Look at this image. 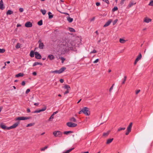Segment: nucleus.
<instances>
[{"mask_svg":"<svg viewBox=\"0 0 153 153\" xmlns=\"http://www.w3.org/2000/svg\"><path fill=\"white\" fill-rule=\"evenodd\" d=\"M61 42V43L60 45V47L63 53L68 52L70 50L73 49L72 45L70 42L69 39L68 38H63Z\"/></svg>","mask_w":153,"mask_h":153,"instance_id":"1","label":"nucleus"},{"mask_svg":"<svg viewBox=\"0 0 153 153\" xmlns=\"http://www.w3.org/2000/svg\"><path fill=\"white\" fill-rule=\"evenodd\" d=\"M82 113L84 114L86 116H89L90 114V111L89 110L88 108L87 107H84L78 113L79 114H81Z\"/></svg>","mask_w":153,"mask_h":153,"instance_id":"2","label":"nucleus"},{"mask_svg":"<svg viewBox=\"0 0 153 153\" xmlns=\"http://www.w3.org/2000/svg\"><path fill=\"white\" fill-rule=\"evenodd\" d=\"M66 69V68L65 67H63L61 68L59 70H56L55 71H51L50 72V73L60 74L64 72Z\"/></svg>","mask_w":153,"mask_h":153,"instance_id":"3","label":"nucleus"},{"mask_svg":"<svg viewBox=\"0 0 153 153\" xmlns=\"http://www.w3.org/2000/svg\"><path fill=\"white\" fill-rule=\"evenodd\" d=\"M31 117H17L16 119V120H28L31 119Z\"/></svg>","mask_w":153,"mask_h":153,"instance_id":"4","label":"nucleus"},{"mask_svg":"<svg viewBox=\"0 0 153 153\" xmlns=\"http://www.w3.org/2000/svg\"><path fill=\"white\" fill-rule=\"evenodd\" d=\"M53 134L55 137H61L62 136V133L60 131H55L53 132Z\"/></svg>","mask_w":153,"mask_h":153,"instance_id":"5","label":"nucleus"},{"mask_svg":"<svg viewBox=\"0 0 153 153\" xmlns=\"http://www.w3.org/2000/svg\"><path fill=\"white\" fill-rule=\"evenodd\" d=\"M66 125L69 127L73 128L76 127L77 124L76 123H72L71 122H68L67 123Z\"/></svg>","mask_w":153,"mask_h":153,"instance_id":"6","label":"nucleus"},{"mask_svg":"<svg viewBox=\"0 0 153 153\" xmlns=\"http://www.w3.org/2000/svg\"><path fill=\"white\" fill-rule=\"evenodd\" d=\"M142 58V55L141 53H140L138 56H137V58H136L134 64V65L136 64L137 62L140 60Z\"/></svg>","mask_w":153,"mask_h":153,"instance_id":"7","label":"nucleus"},{"mask_svg":"<svg viewBox=\"0 0 153 153\" xmlns=\"http://www.w3.org/2000/svg\"><path fill=\"white\" fill-rule=\"evenodd\" d=\"M0 126L1 128L2 129L4 130H10L9 127L6 126L3 123H1L0 125Z\"/></svg>","mask_w":153,"mask_h":153,"instance_id":"8","label":"nucleus"},{"mask_svg":"<svg viewBox=\"0 0 153 153\" xmlns=\"http://www.w3.org/2000/svg\"><path fill=\"white\" fill-rule=\"evenodd\" d=\"M38 43H39V48L40 49H43L44 47V45L43 42H42V41L39 40L38 41Z\"/></svg>","mask_w":153,"mask_h":153,"instance_id":"9","label":"nucleus"},{"mask_svg":"<svg viewBox=\"0 0 153 153\" xmlns=\"http://www.w3.org/2000/svg\"><path fill=\"white\" fill-rule=\"evenodd\" d=\"M19 122H18L17 123H16L14 124L12 126L9 127V128L10 129H11L14 128H16L19 124Z\"/></svg>","mask_w":153,"mask_h":153,"instance_id":"10","label":"nucleus"},{"mask_svg":"<svg viewBox=\"0 0 153 153\" xmlns=\"http://www.w3.org/2000/svg\"><path fill=\"white\" fill-rule=\"evenodd\" d=\"M32 24L30 22H27L25 24V26L27 27H30L32 26Z\"/></svg>","mask_w":153,"mask_h":153,"instance_id":"11","label":"nucleus"},{"mask_svg":"<svg viewBox=\"0 0 153 153\" xmlns=\"http://www.w3.org/2000/svg\"><path fill=\"white\" fill-rule=\"evenodd\" d=\"M35 58L37 59H41L42 56L38 52H35Z\"/></svg>","mask_w":153,"mask_h":153,"instance_id":"12","label":"nucleus"},{"mask_svg":"<svg viewBox=\"0 0 153 153\" xmlns=\"http://www.w3.org/2000/svg\"><path fill=\"white\" fill-rule=\"evenodd\" d=\"M5 8L4 5L3 3L2 0H1L0 1V9L3 10Z\"/></svg>","mask_w":153,"mask_h":153,"instance_id":"13","label":"nucleus"},{"mask_svg":"<svg viewBox=\"0 0 153 153\" xmlns=\"http://www.w3.org/2000/svg\"><path fill=\"white\" fill-rule=\"evenodd\" d=\"M112 20L111 19H110L104 25V27H105L109 25L112 22Z\"/></svg>","mask_w":153,"mask_h":153,"instance_id":"14","label":"nucleus"},{"mask_svg":"<svg viewBox=\"0 0 153 153\" xmlns=\"http://www.w3.org/2000/svg\"><path fill=\"white\" fill-rule=\"evenodd\" d=\"M152 21V19H151L148 18L147 17H146L145 18L144 20V22L147 23H149V22H151Z\"/></svg>","mask_w":153,"mask_h":153,"instance_id":"15","label":"nucleus"},{"mask_svg":"<svg viewBox=\"0 0 153 153\" xmlns=\"http://www.w3.org/2000/svg\"><path fill=\"white\" fill-rule=\"evenodd\" d=\"M48 58L50 60H52L54 59L55 58L54 56L52 54H50L48 55Z\"/></svg>","mask_w":153,"mask_h":153,"instance_id":"16","label":"nucleus"},{"mask_svg":"<svg viewBox=\"0 0 153 153\" xmlns=\"http://www.w3.org/2000/svg\"><path fill=\"white\" fill-rule=\"evenodd\" d=\"M136 4V2L134 3L133 2L131 1L128 4V8H129L131 7L133 5Z\"/></svg>","mask_w":153,"mask_h":153,"instance_id":"17","label":"nucleus"},{"mask_svg":"<svg viewBox=\"0 0 153 153\" xmlns=\"http://www.w3.org/2000/svg\"><path fill=\"white\" fill-rule=\"evenodd\" d=\"M67 19L69 23L72 22L73 20V19L72 18H71L69 16L67 17Z\"/></svg>","mask_w":153,"mask_h":153,"instance_id":"18","label":"nucleus"},{"mask_svg":"<svg viewBox=\"0 0 153 153\" xmlns=\"http://www.w3.org/2000/svg\"><path fill=\"white\" fill-rule=\"evenodd\" d=\"M132 125V123H130L129 126H128V128H127V130H129L130 131H131V128Z\"/></svg>","mask_w":153,"mask_h":153,"instance_id":"19","label":"nucleus"},{"mask_svg":"<svg viewBox=\"0 0 153 153\" xmlns=\"http://www.w3.org/2000/svg\"><path fill=\"white\" fill-rule=\"evenodd\" d=\"M37 65H42V64L41 62H35L33 65V66L34 67Z\"/></svg>","mask_w":153,"mask_h":153,"instance_id":"20","label":"nucleus"},{"mask_svg":"<svg viewBox=\"0 0 153 153\" xmlns=\"http://www.w3.org/2000/svg\"><path fill=\"white\" fill-rule=\"evenodd\" d=\"M114 139L113 138L108 139L107 140L106 142V144H109L111 143L113 140Z\"/></svg>","mask_w":153,"mask_h":153,"instance_id":"21","label":"nucleus"},{"mask_svg":"<svg viewBox=\"0 0 153 153\" xmlns=\"http://www.w3.org/2000/svg\"><path fill=\"white\" fill-rule=\"evenodd\" d=\"M24 75V74L22 73H19L16 75V77H19L23 76Z\"/></svg>","mask_w":153,"mask_h":153,"instance_id":"22","label":"nucleus"},{"mask_svg":"<svg viewBox=\"0 0 153 153\" xmlns=\"http://www.w3.org/2000/svg\"><path fill=\"white\" fill-rule=\"evenodd\" d=\"M109 133V131H107L106 132H104L102 136L106 137L107 136Z\"/></svg>","mask_w":153,"mask_h":153,"instance_id":"23","label":"nucleus"},{"mask_svg":"<svg viewBox=\"0 0 153 153\" xmlns=\"http://www.w3.org/2000/svg\"><path fill=\"white\" fill-rule=\"evenodd\" d=\"M49 18V19H51L53 17V15L52 14L51 12H49L48 13Z\"/></svg>","mask_w":153,"mask_h":153,"instance_id":"24","label":"nucleus"},{"mask_svg":"<svg viewBox=\"0 0 153 153\" xmlns=\"http://www.w3.org/2000/svg\"><path fill=\"white\" fill-rule=\"evenodd\" d=\"M73 133V131H65L63 132L64 134L68 135V134H69V133Z\"/></svg>","mask_w":153,"mask_h":153,"instance_id":"25","label":"nucleus"},{"mask_svg":"<svg viewBox=\"0 0 153 153\" xmlns=\"http://www.w3.org/2000/svg\"><path fill=\"white\" fill-rule=\"evenodd\" d=\"M13 12L12 11L10 10H8L6 14L7 15H11L13 14Z\"/></svg>","mask_w":153,"mask_h":153,"instance_id":"26","label":"nucleus"},{"mask_svg":"<svg viewBox=\"0 0 153 153\" xmlns=\"http://www.w3.org/2000/svg\"><path fill=\"white\" fill-rule=\"evenodd\" d=\"M35 53L34 52L32 51L30 53V56L31 57H33L34 56Z\"/></svg>","mask_w":153,"mask_h":153,"instance_id":"27","label":"nucleus"},{"mask_svg":"<svg viewBox=\"0 0 153 153\" xmlns=\"http://www.w3.org/2000/svg\"><path fill=\"white\" fill-rule=\"evenodd\" d=\"M21 44L19 43H18L16 46V49H19L21 47Z\"/></svg>","mask_w":153,"mask_h":153,"instance_id":"28","label":"nucleus"},{"mask_svg":"<svg viewBox=\"0 0 153 153\" xmlns=\"http://www.w3.org/2000/svg\"><path fill=\"white\" fill-rule=\"evenodd\" d=\"M68 30L71 32H75V30L73 28L69 27V28H68Z\"/></svg>","mask_w":153,"mask_h":153,"instance_id":"29","label":"nucleus"},{"mask_svg":"<svg viewBox=\"0 0 153 153\" xmlns=\"http://www.w3.org/2000/svg\"><path fill=\"white\" fill-rule=\"evenodd\" d=\"M70 121H71V122H76V120L74 117H72L70 119Z\"/></svg>","mask_w":153,"mask_h":153,"instance_id":"30","label":"nucleus"},{"mask_svg":"<svg viewBox=\"0 0 153 153\" xmlns=\"http://www.w3.org/2000/svg\"><path fill=\"white\" fill-rule=\"evenodd\" d=\"M74 149V148L68 150H67L65 152H63L62 153H69L70 152H71V151L73 150Z\"/></svg>","mask_w":153,"mask_h":153,"instance_id":"31","label":"nucleus"},{"mask_svg":"<svg viewBox=\"0 0 153 153\" xmlns=\"http://www.w3.org/2000/svg\"><path fill=\"white\" fill-rule=\"evenodd\" d=\"M119 41L121 43L123 44L126 41L123 39L120 38V39Z\"/></svg>","mask_w":153,"mask_h":153,"instance_id":"32","label":"nucleus"},{"mask_svg":"<svg viewBox=\"0 0 153 153\" xmlns=\"http://www.w3.org/2000/svg\"><path fill=\"white\" fill-rule=\"evenodd\" d=\"M64 88L65 89H67V90H69V89H70V87L69 85H65L64 86Z\"/></svg>","mask_w":153,"mask_h":153,"instance_id":"33","label":"nucleus"},{"mask_svg":"<svg viewBox=\"0 0 153 153\" xmlns=\"http://www.w3.org/2000/svg\"><path fill=\"white\" fill-rule=\"evenodd\" d=\"M54 118V115H51V116L50 117L49 119L48 120L49 121H52L53 119Z\"/></svg>","mask_w":153,"mask_h":153,"instance_id":"34","label":"nucleus"},{"mask_svg":"<svg viewBox=\"0 0 153 153\" xmlns=\"http://www.w3.org/2000/svg\"><path fill=\"white\" fill-rule=\"evenodd\" d=\"M125 129H126L125 127H124V128L120 127L118 128L117 131H121L125 130Z\"/></svg>","mask_w":153,"mask_h":153,"instance_id":"35","label":"nucleus"},{"mask_svg":"<svg viewBox=\"0 0 153 153\" xmlns=\"http://www.w3.org/2000/svg\"><path fill=\"white\" fill-rule=\"evenodd\" d=\"M38 25L40 26H41L42 25L43 23H42V20H40L37 23Z\"/></svg>","mask_w":153,"mask_h":153,"instance_id":"36","label":"nucleus"},{"mask_svg":"<svg viewBox=\"0 0 153 153\" xmlns=\"http://www.w3.org/2000/svg\"><path fill=\"white\" fill-rule=\"evenodd\" d=\"M48 148V146H46L44 147H43L41 149V151H45L46 149H47Z\"/></svg>","mask_w":153,"mask_h":153,"instance_id":"37","label":"nucleus"},{"mask_svg":"<svg viewBox=\"0 0 153 153\" xmlns=\"http://www.w3.org/2000/svg\"><path fill=\"white\" fill-rule=\"evenodd\" d=\"M127 76H124L123 80L122 82V84H123L125 83V82L126 80Z\"/></svg>","mask_w":153,"mask_h":153,"instance_id":"38","label":"nucleus"},{"mask_svg":"<svg viewBox=\"0 0 153 153\" xmlns=\"http://www.w3.org/2000/svg\"><path fill=\"white\" fill-rule=\"evenodd\" d=\"M5 51V50L4 49H1L0 48V53H4Z\"/></svg>","mask_w":153,"mask_h":153,"instance_id":"39","label":"nucleus"},{"mask_svg":"<svg viewBox=\"0 0 153 153\" xmlns=\"http://www.w3.org/2000/svg\"><path fill=\"white\" fill-rule=\"evenodd\" d=\"M148 5L150 6H153V0L151 1Z\"/></svg>","mask_w":153,"mask_h":153,"instance_id":"40","label":"nucleus"},{"mask_svg":"<svg viewBox=\"0 0 153 153\" xmlns=\"http://www.w3.org/2000/svg\"><path fill=\"white\" fill-rule=\"evenodd\" d=\"M114 84H113L112 86L111 87V88H110L109 90V91L110 92H111V91L113 89V87L114 86Z\"/></svg>","mask_w":153,"mask_h":153,"instance_id":"41","label":"nucleus"},{"mask_svg":"<svg viewBox=\"0 0 153 153\" xmlns=\"http://www.w3.org/2000/svg\"><path fill=\"white\" fill-rule=\"evenodd\" d=\"M34 125V123H30L28 124L27 125V126H26L27 127L31 126H33Z\"/></svg>","mask_w":153,"mask_h":153,"instance_id":"42","label":"nucleus"},{"mask_svg":"<svg viewBox=\"0 0 153 153\" xmlns=\"http://www.w3.org/2000/svg\"><path fill=\"white\" fill-rule=\"evenodd\" d=\"M41 112L40 110H37L34 111V112H32V113H38Z\"/></svg>","mask_w":153,"mask_h":153,"instance_id":"43","label":"nucleus"},{"mask_svg":"<svg viewBox=\"0 0 153 153\" xmlns=\"http://www.w3.org/2000/svg\"><path fill=\"white\" fill-rule=\"evenodd\" d=\"M41 11L43 15L45 14L46 12L45 10H41Z\"/></svg>","mask_w":153,"mask_h":153,"instance_id":"44","label":"nucleus"},{"mask_svg":"<svg viewBox=\"0 0 153 153\" xmlns=\"http://www.w3.org/2000/svg\"><path fill=\"white\" fill-rule=\"evenodd\" d=\"M118 10V8L117 7H114V8L112 9V11H115L117 10Z\"/></svg>","mask_w":153,"mask_h":153,"instance_id":"45","label":"nucleus"},{"mask_svg":"<svg viewBox=\"0 0 153 153\" xmlns=\"http://www.w3.org/2000/svg\"><path fill=\"white\" fill-rule=\"evenodd\" d=\"M117 21H118L117 19H116L113 22V25H115L117 23Z\"/></svg>","mask_w":153,"mask_h":153,"instance_id":"46","label":"nucleus"},{"mask_svg":"<svg viewBox=\"0 0 153 153\" xmlns=\"http://www.w3.org/2000/svg\"><path fill=\"white\" fill-rule=\"evenodd\" d=\"M46 107H44L43 108H42V109H40V110L41 111V112L43 111H45L46 110Z\"/></svg>","mask_w":153,"mask_h":153,"instance_id":"47","label":"nucleus"},{"mask_svg":"<svg viewBox=\"0 0 153 153\" xmlns=\"http://www.w3.org/2000/svg\"><path fill=\"white\" fill-rule=\"evenodd\" d=\"M61 59L62 60V63H63L64 61L65 60V59L63 57H62L61 58Z\"/></svg>","mask_w":153,"mask_h":153,"instance_id":"48","label":"nucleus"},{"mask_svg":"<svg viewBox=\"0 0 153 153\" xmlns=\"http://www.w3.org/2000/svg\"><path fill=\"white\" fill-rule=\"evenodd\" d=\"M102 1H104L106 3L108 4H109V2L108 0H102Z\"/></svg>","mask_w":153,"mask_h":153,"instance_id":"49","label":"nucleus"},{"mask_svg":"<svg viewBox=\"0 0 153 153\" xmlns=\"http://www.w3.org/2000/svg\"><path fill=\"white\" fill-rule=\"evenodd\" d=\"M97 53V51L95 50H93V51H91L90 52V53Z\"/></svg>","mask_w":153,"mask_h":153,"instance_id":"50","label":"nucleus"},{"mask_svg":"<svg viewBox=\"0 0 153 153\" xmlns=\"http://www.w3.org/2000/svg\"><path fill=\"white\" fill-rule=\"evenodd\" d=\"M127 130V131L126 133L125 134L126 135H128L129 134V133L131 131L128 130Z\"/></svg>","mask_w":153,"mask_h":153,"instance_id":"51","label":"nucleus"},{"mask_svg":"<svg viewBox=\"0 0 153 153\" xmlns=\"http://www.w3.org/2000/svg\"><path fill=\"white\" fill-rule=\"evenodd\" d=\"M126 0H121V1H120V4L121 5H122L123 4H124V1H125Z\"/></svg>","mask_w":153,"mask_h":153,"instance_id":"52","label":"nucleus"},{"mask_svg":"<svg viewBox=\"0 0 153 153\" xmlns=\"http://www.w3.org/2000/svg\"><path fill=\"white\" fill-rule=\"evenodd\" d=\"M30 91V89H27L25 92V93L26 94H27Z\"/></svg>","mask_w":153,"mask_h":153,"instance_id":"53","label":"nucleus"},{"mask_svg":"<svg viewBox=\"0 0 153 153\" xmlns=\"http://www.w3.org/2000/svg\"><path fill=\"white\" fill-rule=\"evenodd\" d=\"M99 60V59H96L94 62H93V63H97L98 61Z\"/></svg>","mask_w":153,"mask_h":153,"instance_id":"54","label":"nucleus"},{"mask_svg":"<svg viewBox=\"0 0 153 153\" xmlns=\"http://www.w3.org/2000/svg\"><path fill=\"white\" fill-rule=\"evenodd\" d=\"M19 11L21 12H23V11L24 10L23 8H20L19 9Z\"/></svg>","mask_w":153,"mask_h":153,"instance_id":"55","label":"nucleus"},{"mask_svg":"<svg viewBox=\"0 0 153 153\" xmlns=\"http://www.w3.org/2000/svg\"><path fill=\"white\" fill-rule=\"evenodd\" d=\"M21 84L23 86H24L25 84V81H23L22 82Z\"/></svg>","mask_w":153,"mask_h":153,"instance_id":"56","label":"nucleus"},{"mask_svg":"<svg viewBox=\"0 0 153 153\" xmlns=\"http://www.w3.org/2000/svg\"><path fill=\"white\" fill-rule=\"evenodd\" d=\"M96 4L97 5V6H99L100 5V4L99 2H97L96 3Z\"/></svg>","mask_w":153,"mask_h":153,"instance_id":"57","label":"nucleus"},{"mask_svg":"<svg viewBox=\"0 0 153 153\" xmlns=\"http://www.w3.org/2000/svg\"><path fill=\"white\" fill-rule=\"evenodd\" d=\"M60 82H61L62 83H63L64 82V80L63 79H60Z\"/></svg>","mask_w":153,"mask_h":153,"instance_id":"58","label":"nucleus"},{"mask_svg":"<svg viewBox=\"0 0 153 153\" xmlns=\"http://www.w3.org/2000/svg\"><path fill=\"white\" fill-rule=\"evenodd\" d=\"M69 92V90H67L66 91H65L64 93V94H66L68 93Z\"/></svg>","mask_w":153,"mask_h":153,"instance_id":"59","label":"nucleus"},{"mask_svg":"<svg viewBox=\"0 0 153 153\" xmlns=\"http://www.w3.org/2000/svg\"><path fill=\"white\" fill-rule=\"evenodd\" d=\"M140 91V90H137V91H136V94H137L139 93V92Z\"/></svg>","mask_w":153,"mask_h":153,"instance_id":"60","label":"nucleus"},{"mask_svg":"<svg viewBox=\"0 0 153 153\" xmlns=\"http://www.w3.org/2000/svg\"><path fill=\"white\" fill-rule=\"evenodd\" d=\"M33 75L34 76H36L37 74V73L36 72H34L32 73Z\"/></svg>","mask_w":153,"mask_h":153,"instance_id":"61","label":"nucleus"},{"mask_svg":"<svg viewBox=\"0 0 153 153\" xmlns=\"http://www.w3.org/2000/svg\"><path fill=\"white\" fill-rule=\"evenodd\" d=\"M27 112L28 113H29V112H30V108H27Z\"/></svg>","mask_w":153,"mask_h":153,"instance_id":"62","label":"nucleus"},{"mask_svg":"<svg viewBox=\"0 0 153 153\" xmlns=\"http://www.w3.org/2000/svg\"><path fill=\"white\" fill-rule=\"evenodd\" d=\"M58 112V111H56L55 112H54L52 114L53 115H54L55 114H57Z\"/></svg>","mask_w":153,"mask_h":153,"instance_id":"63","label":"nucleus"},{"mask_svg":"<svg viewBox=\"0 0 153 153\" xmlns=\"http://www.w3.org/2000/svg\"><path fill=\"white\" fill-rule=\"evenodd\" d=\"M39 105V103H35L34 104V105H36V106H38V105Z\"/></svg>","mask_w":153,"mask_h":153,"instance_id":"64","label":"nucleus"}]
</instances>
